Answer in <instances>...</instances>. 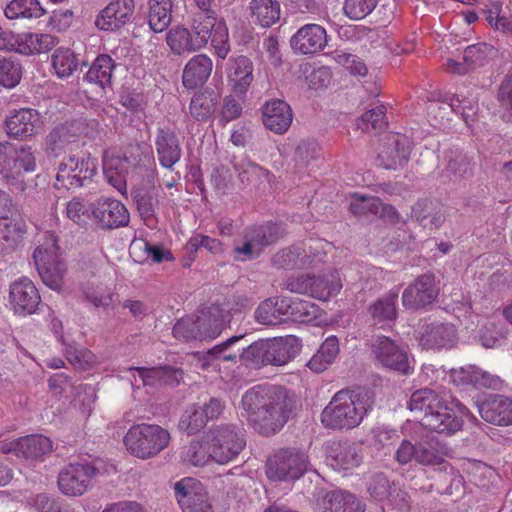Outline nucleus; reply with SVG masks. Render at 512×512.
Listing matches in <instances>:
<instances>
[{
  "label": "nucleus",
  "instance_id": "f257e3e1",
  "mask_svg": "<svg viewBox=\"0 0 512 512\" xmlns=\"http://www.w3.org/2000/svg\"><path fill=\"white\" fill-rule=\"evenodd\" d=\"M241 404L249 425L260 434L270 436L287 423L295 400L283 386L258 385L244 393Z\"/></svg>",
  "mask_w": 512,
  "mask_h": 512
},
{
  "label": "nucleus",
  "instance_id": "f03ea898",
  "mask_svg": "<svg viewBox=\"0 0 512 512\" xmlns=\"http://www.w3.org/2000/svg\"><path fill=\"white\" fill-rule=\"evenodd\" d=\"M408 408L419 419L420 424L431 431L452 435L462 428V419L432 389L424 388L413 392Z\"/></svg>",
  "mask_w": 512,
  "mask_h": 512
},
{
  "label": "nucleus",
  "instance_id": "7ed1b4c3",
  "mask_svg": "<svg viewBox=\"0 0 512 512\" xmlns=\"http://www.w3.org/2000/svg\"><path fill=\"white\" fill-rule=\"evenodd\" d=\"M372 406L373 400L368 391L341 390L323 409L321 423L328 429L350 430L360 425Z\"/></svg>",
  "mask_w": 512,
  "mask_h": 512
},
{
  "label": "nucleus",
  "instance_id": "20e7f679",
  "mask_svg": "<svg viewBox=\"0 0 512 512\" xmlns=\"http://www.w3.org/2000/svg\"><path fill=\"white\" fill-rule=\"evenodd\" d=\"M301 349L300 339L294 335L255 341L239 354L242 364L250 368H260L271 364L285 365L295 358Z\"/></svg>",
  "mask_w": 512,
  "mask_h": 512
},
{
  "label": "nucleus",
  "instance_id": "39448f33",
  "mask_svg": "<svg viewBox=\"0 0 512 512\" xmlns=\"http://www.w3.org/2000/svg\"><path fill=\"white\" fill-rule=\"evenodd\" d=\"M36 166V154L31 146L17 148L9 142H0V175L12 191H25L23 172H33Z\"/></svg>",
  "mask_w": 512,
  "mask_h": 512
},
{
  "label": "nucleus",
  "instance_id": "423d86ee",
  "mask_svg": "<svg viewBox=\"0 0 512 512\" xmlns=\"http://www.w3.org/2000/svg\"><path fill=\"white\" fill-rule=\"evenodd\" d=\"M170 433L156 424H136L124 436V445L134 457L149 459L163 451L170 442Z\"/></svg>",
  "mask_w": 512,
  "mask_h": 512
},
{
  "label": "nucleus",
  "instance_id": "0eeeda50",
  "mask_svg": "<svg viewBox=\"0 0 512 512\" xmlns=\"http://www.w3.org/2000/svg\"><path fill=\"white\" fill-rule=\"evenodd\" d=\"M308 455L297 448H280L266 461V475L273 481H295L309 469Z\"/></svg>",
  "mask_w": 512,
  "mask_h": 512
},
{
  "label": "nucleus",
  "instance_id": "6e6552de",
  "mask_svg": "<svg viewBox=\"0 0 512 512\" xmlns=\"http://www.w3.org/2000/svg\"><path fill=\"white\" fill-rule=\"evenodd\" d=\"M284 232L280 224L272 221L247 227L243 232V245L233 249L234 259L247 261L259 257L263 248L276 243Z\"/></svg>",
  "mask_w": 512,
  "mask_h": 512
},
{
  "label": "nucleus",
  "instance_id": "1a4fd4ad",
  "mask_svg": "<svg viewBox=\"0 0 512 512\" xmlns=\"http://www.w3.org/2000/svg\"><path fill=\"white\" fill-rule=\"evenodd\" d=\"M96 171L95 159L90 155H68L58 165L55 186L65 189L83 187L92 181Z\"/></svg>",
  "mask_w": 512,
  "mask_h": 512
},
{
  "label": "nucleus",
  "instance_id": "9d476101",
  "mask_svg": "<svg viewBox=\"0 0 512 512\" xmlns=\"http://www.w3.org/2000/svg\"><path fill=\"white\" fill-rule=\"evenodd\" d=\"M58 250L56 238L51 234L50 242L39 245L33 252V260L43 283L56 291L61 289L66 272V265Z\"/></svg>",
  "mask_w": 512,
  "mask_h": 512
},
{
  "label": "nucleus",
  "instance_id": "9b49d317",
  "mask_svg": "<svg viewBox=\"0 0 512 512\" xmlns=\"http://www.w3.org/2000/svg\"><path fill=\"white\" fill-rule=\"evenodd\" d=\"M371 355L377 365L403 375L412 372L407 347L388 336H375L371 343Z\"/></svg>",
  "mask_w": 512,
  "mask_h": 512
},
{
  "label": "nucleus",
  "instance_id": "f8f14e48",
  "mask_svg": "<svg viewBox=\"0 0 512 512\" xmlns=\"http://www.w3.org/2000/svg\"><path fill=\"white\" fill-rule=\"evenodd\" d=\"M444 449L445 446L432 436L422 437L416 443L402 440L395 459L401 465L412 460L420 465H439L443 461Z\"/></svg>",
  "mask_w": 512,
  "mask_h": 512
},
{
  "label": "nucleus",
  "instance_id": "ddd939ff",
  "mask_svg": "<svg viewBox=\"0 0 512 512\" xmlns=\"http://www.w3.org/2000/svg\"><path fill=\"white\" fill-rule=\"evenodd\" d=\"M207 438L210 439L214 461L225 464L236 458L246 446L242 430L235 425L224 424L213 428Z\"/></svg>",
  "mask_w": 512,
  "mask_h": 512
},
{
  "label": "nucleus",
  "instance_id": "4468645a",
  "mask_svg": "<svg viewBox=\"0 0 512 512\" xmlns=\"http://www.w3.org/2000/svg\"><path fill=\"white\" fill-rule=\"evenodd\" d=\"M91 216L95 225L101 230H114L128 226L130 214L119 200L101 197L90 204Z\"/></svg>",
  "mask_w": 512,
  "mask_h": 512
},
{
  "label": "nucleus",
  "instance_id": "2eb2a0df",
  "mask_svg": "<svg viewBox=\"0 0 512 512\" xmlns=\"http://www.w3.org/2000/svg\"><path fill=\"white\" fill-rule=\"evenodd\" d=\"M440 292L435 275L425 273L419 275L413 283L408 285L402 294V303L405 308L418 310L432 304Z\"/></svg>",
  "mask_w": 512,
  "mask_h": 512
},
{
  "label": "nucleus",
  "instance_id": "dca6fc26",
  "mask_svg": "<svg viewBox=\"0 0 512 512\" xmlns=\"http://www.w3.org/2000/svg\"><path fill=\"white\" fill-rule=\"evenodd\" d=\"M411 141L405 135L394 133L385 136L377 154V164L385 169L403 167L409 160Z\"/></svg>",
  "mask_w": 512,
  "mask_h": 512
},
{
  "label": "nucleus",
  "instance_id": "f3484780",
  "mask_svg": "<svg viewBox=\"0 0 512 512\" xmlns=\"http://www.w3.org/2000/svg\"><path fill=\"white\" fill-rule=\"evenodd\" d=\"M363 460L360 444L344 439L331 441L326 447V462L337 471H348L358 467Z\"/></svg>",
  "mask_w": 512,
  "mask_h": 512
},
{
  "label": "nucleus",
  "instance_id": "a211bd4d",
  "mask_svg": "<svg viewBox=\"0 0 512 512\" xmlns=\"http://www.w3.org/2000/svg\"><path fill=\"white\" fill-rule=\"evenodd\" d=\"M174 491L183 512H211L207 493L197 479H181L174 484Z\"/></svg>",
  "mask_w": 512,
  "mask_h": 512
},
{
  "label": "nucleus",
  "instance_id": "6ab92c4d",
  "mask_svg": "<svg viewBox=\"0 0 512 512\" xmlns=\"http://www.w3.org/2000/svg\"><path fill=\"white\" fill-rule=\"evenodd\" d=\"M42 124L41 114L32 108L13 109L5 119L7 135L18 140H27L36 135Z\"/></svg>",
  "mask_w": 512,
  "mask_h": 512
},
{
  "label": "nucleus",
  "instance_id": "aec40b11",
  "mask_svg": "<svg viewBox=\"0 0 512 512\" xmlns=\"http://www.w3.org/2000/svg\"><path fill=\"white\" fill-rule=\"evenodd\" d=\"M96 468L91 464H70L58 476L59 489L65 495L80 496L91 486Z\"/></svg>",
  "mask_w": 512,
  "mask_h": 512
},
{
  "label": "nucleus",
  "instance_id": "412c9836",
  "mask_svg": "<svg viewBox=\"0 0 512 512\" xmlns=\"http://www.w3.org/2000/svg\"><path fill=\"white\" fill-rule=\"evenodd\" d=\"M134 10V0H111L96 16L95 26L102 31H117L131 20Z\"/></svg>",
  "mask_w": 512,
  "mask_h": 512
},
{
  "label": "nucleus",
  "instance_id": "4be33fe9",
  "mask_svg": "<svg viewBox=\"0 0 512 512\" xmlns=\"http://www.w3.org/2000/svg\"><path fill=\"white\" fill-rule=\"evenodd\" d=\"M10 304L16 314L31 315L41 304V297L34 283L24 277L10 285Z\"/></svg>",
  "mask_w": 512,
  "mask_h": 512
},
{
  "label": "nucleus",
  "instance_id": "5701e85b",
  "mask_svg": "<svg viewBox=\"0 0 512 512\" xmlns=\"http://www.w3.org/2000/svg\"><path fill=\"white\" fill-rule=\"evenodd\" d=\"M231 308L229 305L228 308H224L215 303L197 311L194 321L202 340L214 339L220 335L225 323L229 321V309Z\"/></svg>",
  "mask_w": 512,
  "mask_h": 512
},
{
  "label": "nucleus",
  "instance_id": "b1692460",
  "mask_svg": "<svg viewBox=\"0 0 512 512\" xmlns=\"http://www.w3.org/2000/svg\"><path fill=\"white\" fill-rule=\"evenodd\" d=\"M327 45L326 30L318 24H306L291 37L290 46L297 54H315Z\"/></svg>",
  "mask_w": 512,
  "mask_h": 512
},
{
  "label": "nucleus",
  "instance_id": "393cba45",
  "mask_svg": "<svg viewBox=\"0 0 512 512\" xmlns=\"http://www.w3.org/2000/svg\"><path fill=\"white\" fill-rule=\"evenodd\" d=\"M43 146L49 159L60 158L66 153L75 154L74 152L79 149L78 140L66 123L54 127L45 137Z\"/></svg>",
  "mask_w": 512,
  "mask_h": 512
},
{
  "label": "nucleus",
  "instance_id": "a878e982",
  "mask_svg": "<svg viewBox=\"0 0 512 512\" xmlns=\"http://www.w3.org/2000/svg\"><path fill=\"white\" fill-rule=\"evenodd\" d=\"M480 416L488 423L507 426L512 424V399L504 395H490L478 405Z\"/></svg>",
  "mask_w": 512,
  "mask_h": 512
},
{
  "label": "nucleus",
  "instance_id": "bb28decb",
  "mask_svg": "<svg viewBox=\"0 0 512 512\" xmlns=\"http://www.w3.org/2000/svg\"><path fill=\"white\" fill-rule=\"evenodd\" d=\"M292 120V109L284 100L273 99L267 101L262 107L264 126L276 134L285 133L291 126Z\"/></svg>",
  "mask_w": 512,
  "mask_h": 512
},
{
  "label": "nucleus",
  "instance_id": "cd10ccee",
  "mask_svg": "<svg viewBox=\"0 0 512 512\" xmlns=\"http://www.w3.org/2000/svg\"><path fill=\"white\" fill-rule=\"evenodd\" d=\"M155 147L159 163L171 169L181 158L182 149L176 133L170 128H158Z\"/></svg>",
  "mask_w": 512,
  "mask_h": 512
},
{
  "label": "nucleus",
  "instance_id": "c85d7f7f",
  "mask_svg": "<svg viewBox=\"0 0 512 512\" xmlns=\"http://www.w3.org/2000/svg\"><path fill=\"white\" fill-rule=\"evenodd\" d=\"M456 331L451 324L431 323L422 327L419 344L425 349H442L453 347Z\"/></svg>",
  "mask_w": 512,
  "mask_h": 512
},
{
  "label": "nucleus",
  "instance_id": "c756f323",
  "mask_svg": "<svg viewBox=\"0 0 512 512\" xmlns=\"http://www.w3.org/2000/svg\"><path fill=\"white\" fill-rule=\"evenodd\" d=\"M25 233V221L19 209L0 220V253L14 251Z\"/></svg>",
  "mask_w": 512,
  "mask_h": 512
},
{
  "label": "nucleus",
  "instance_id": "7c9ffc66",
  "mask_svg": "<svg viewBox=\"0 0 512 512\" xmlns=\"http://www.w3.org/2000/svg\"><path fill=\"white\" fill-rule=\"evenodd\" d=\"M213 69V61L206 54L193 56L185 65L182 73V84L187 89L203 86L209 79Z\"/></svg>",
  "mask_w": 512,
  "mask_h": 512
},
{
  "label": "nucleus",
  "instance_id": "2f4dec72",
  "mask_svg": "<svg viewBox=\"0 0 512 512\" xmlns=\"http://www.w3.org/2000/svg\"><path fill=\"white\" fill-rule=\"evenodd\" d=\"M228 77L233 92L240 98L245 96L254 80L252 61L243 55L231 58Z\"/></svg>",
  "mask_w": 512,
  "mask_h": 512
},
{
  "label": "nucleus",
  "instance_id": "473e14b6",
  "mask_svg": "<svg viewBox=\"0 0 512 512\" xmlns=\"http://www.w3.org/2000/svg\"><path fill=\"white\" fill-rule=\"evenodd\" d=\"M288 297H271L257 307L255 319L258 323L268 326L281 324L287 318Z\"/></svg>",
  "mask_w": 512,
  "mask_h": 512
},
{
  "label": "nucleus",
  "instance_id": "72a5a7b5",
  "mask_svg": "<svg viewBox=\"0 0 512 512\" xmlns=\"http://www.w3.org/2000/svg\"><path fill=\"white\" fill-rule=\"evenodd\" d=\"M323 512H364L365 504L354 494L334 490L322 499Z\"/></svg>",
  "mask_w": 512,
  "mask_h": 512
},
{
  "label": "nucleus",
  "instance_id": "f704fd0d",
  "mask_svg": "<svg viewBox=\"0 0 512 512\" xmlns=\"http://www.w3.org/2000/svg\"><path fill=\"white\" fill-rule=\"evenodd\" d=\"M490 47L485 43L468 46L463 53L462 62L453 59L447 60V68L458 74H466L476 67L483 66Z\"/></svg>",
  "mask_w": 512,
  "mask_h": 512
},
{
  "label": "nucleus",
  "instance_id": "c9c22d12",
  "mask_svg": "<svg viewBox=\"0 0 512 512\" xmlns=\"http://www.w3.org/2000/svg\"><path fill=\"white\" fill-rule=\"evenodd\" d=\"M115 68L116 63L111 56L107 54H100L96 57L85 74L84 81L95 84L103 90L108 87L110 88Z\"/></svg>",
  "mask_w": 512,
  "mask_h": 512
},
{
  "label": "nucleus",
  "instance_id": "e433bc0d",
  "mask_svg": "<svg viewBox=\"0 0 512 512\" xmlns=\"http://www.w3.org/2000/svg\"><path fill=\"white\" fill-rule=\"evenodd\" d=\"M174 0H148L147 21L155 33L165 31L172 21Z\"/></svg>",
  "mask_w": 512,
  "mask_h": 512
},
{
  "label": "nucleus",
  "instance_id": "4c0bfd02",
  "mask_svg": "<svg viewBox=\"0 0 512 512\" xmlns=\"http://www.w3.org/2000/svg\"><path fill=\"white\" fill-rule=\"evenodd\" d=\"M238 176L244 188L255 190H265L267 187H270L273 178L269 170L252 161L241 164Z\"/></svg>",
  "mask_w": 512,
  "mask_h": 512
},
{
  "label": "nucleus",
  "instance_id": "58836bf2",
  "mask_svg": "<svg viewBox=\"0 0 512 512\" xmlns=\"http://www.w3.org/2000/svg\"><path fill=\"white\" fill-rule=\"evenodd\" d=\"M218 103V93L212 89H205L192 97L189 113L196 121H206L213 116Z\"/></svg>",
  "mask_w": 512,
  "mask_h": 512
},
{
  "label": "nucleus",
  "instance_id": "ea45409f",
  "mask_svg": "<svg viewBox=\"0 0 512 512\" xmlns=\"http://www.w3.org/2000/svg\"><path fill=\"white\" fill-rule=\"evenodd\" d=\"M59 40L46 33H24L20 35V44L17 52L24 55L46 53L52 50Z\"/></svg>",
  "mask_w": 512,
  "mask_h": 512
},
{
  "label": "nucleus",
  "instance_id": "a19ab883",
  "mask_svg": "<svg viewBox=\"0 0 512 512\" xmlns=\"http://www.w3.org/2000/svg\"><path fill=\"white\" fill-rule=\"evenodd\" d=\"M398 290H390L369 306L368 311L375 324L394 321L398 316Z\"/></svg>",
  "mask_w": 512,
  "mask_h": 512
},
{
  "label": "nucleus",
  "instance_id": "79ce46f5",
  "mask_svg": "<svg viewBox=\"0 0 512 512\" xmlns=\"http://www.w3.org/2000/svg\"><path fill=\"white\" fill-rule=\"evenodd\" d=\"M342 288L337 271H331L322 276L311 275L310 296L322 301L336 295Z\"/></svg>",
  "mask_w": 512,
  "mask_h": 512
},
{
  "label": "nucleus",
  "instance_id": "37998d69",
  "mask_svg": "<svg viewBox=\"0 0 512 512\" xmlns=\"http://www.w3.org/2000/svg\"><path fill=\"white\" fill-rule=\"evenodd\" d=\"M339 341L336 336L328 337L320 346L316 354L309 360L307 366L316 373L325 371L339 354Z\"/></svg>",
  "mask_w": 512,
  "mask_h": 512
},
{
  "label": "nucleus",
  "instance_id": "c03bdc74",
  "mask_svg": "<svg viewBox=\"0 0 512 512\" xmlns=\"http://www.w3.org/2000/svg\"><path fill=\"white\" fill-rule=\"evenodd\" d=\"M181 460L184 463L202 467L210 460H214V453L210 439L193 440L189 445L185 446L181 452Z\"/></svg>",
  "mask_w": 512,
  "mask_h": 512
},
{
  "label": "nucleus",
  "instance_id": "a18cd8bd",
  "mask_svg": "<svg viewBox=\"0 0 512 512\" xmlns=\"http://www.w3.org/2000/svg\"><path fill=\"white\" fill-rule=\"evenodd\" d=\"M219 20L217 14L196 13L194 15L191 34L196 48L200 50L208 44Z\"/></svg>",
  "mask_w": 512,
  "mask_h": 512
},
{
  "label": "nucleus",
  "instance_id": "49530a36",
  "mask_svg": "<svg viewBox=\"0 0 512 512\" xmlns=\"http://www.w3.org/2000/svg\"><path fill=\"white\" fill-rule=\"evenodd\" d=\"M129 168L130 160L126 156L111 154L103 159V172L109 183L118 189L125 182Z\"/></svg>",
  "mask_w": 512,
  "mask_h": 512
},
{
  "label": "nucleus",
  "instance_id": "de8ad7c7",
  "mask_svg": "<svg viewBox=\"0 0 512 512\" xmlns=\"http://www.w3.org/2000/svg\"><path fill=\"white\" fill-rule=\"evenodd\" d=\"M252 16L263 27H270L280 18V4L277 0H252Z\"/></svg>",
  "mask_w": 512,
  "mask_h": 512
},
{
  "label": "nucleus",
  "instance_id": "09e8293b",
  "mask_svg": "<svg viewBox=\"0 0 512 512\" xmlns=\"http://www.w3.org/2000/svg\"><path fill=\"white\" fill-rule=\"evenodd\" d=\"M20 456L26 459H38L52 450L49 438L42 435H29L19 438Z\"/></svg>",
  "mask_w": 512,
  "mask_h": 512
},
{
  "label": "nucleus",
  "instance_id": "8fccbe9b",
  "mask_svg": "<svg viewBox=\"0 0 512 512\" xmlns=\"http://www.w3.org/2000/svg\"><path fill=\"white\" fill-rule=\"evenodd\" d=\"M5 16L9 19L40 18L46 11L39 0H12L4 10Z\"/></svg>",
  "mask_w": 512,
  "mask_h": 512
},
{
  "label": "nucleus",
  "instance_id": "3c124183",
  "mask_svg": "<svg viewBox=\"0 0 512 512\" xmlns=\"http://www.w3.org/2000/svg\"><path fill=\"white\" fill-rule=\"evenodd\" d=\"M287 318L297 322H311L320 316L318 305L299 298H288Z\"/></svg>",
  "mask_w": 512,
  "mask_h": 512
},
{
  "label": "nucleus",
  "instance_id": "603ef678",
  "mask_svg": "<svg viewBox=\"0 0 512 512\" xmlns=\"http://www.w3.org/2000/svg\"><path fill=\"white\" fill-rule=\"evenodd\" d=\"M166 42L171 51L176 55L199 50L194 46V40L191 32L187 28L180 26L168 31L166 34Z\"/></svg>",
  "mask_w": 512,
  "mask_h": 512
},
{
  "label": "nucleus",
  "instance_id": "864d4df0",
  "mask_svg": "<svg viewBox=\"0 0 512 512\" xmlns=\"http://www.w3.org/2000/svg\"><path fill=\"white\" fill-rule=\"evenodd\" d=\"M463 380L475 388L500 389L503 381L497 375H493L476 366H470L462 371Z\"/></svg>",
  "mask_w": 512,
  "mask_h": 512
},
{
  "label": "nucleus",
  "instance_id": "5fc2aeb1",
  "mask_svg": "<svg viewBox=\"0 0 512 512\" xmlns=\"http://www.w3.org/2000/svg\"><path fill=\"white\" fill-rule=\"evenodd\" d=\"M394 486L395 483L391 482L383 472L371 474L366 481L367 492L377 502L386 501L391 496Z\"/></svg>",
  "mask_w": 512,
  "mask_h": 512
},
{
  "label": "nucleus",
  "instance_id": "6e6d98bb",
  "mask_svg": "<svg viewBox=\"0 0 512 512\" xmlns=\"http://www.w3.org/2000/svg\"><path fill=\"white\" fill-rule=\"evenodd\" d=\"M507 329L501 321L488 320L479 329V342L485 348H494L506 339Z\"/></svg>",
  "mask_w": 512,
  "mask_h": 512
},
{
  "label": "nucleus",
  "instance_id": "4d7b16f0",
  "mask_svg": "<svg viewBox=\"0 0 512 512\" xmlns=\"http://www.w3.org/2000/svg\"><path fill=\"white\" fill-rule=\"evenodd\" d=\"M52 65L60 78H67L78 67V59L74 52L68 48H58L52 55Z\"/></svg>",
  "mask_w": 512,
  "mask_h": 512
},
{
  "label": "nucleus",
  "instance_id": "13d9d810",
  "mask_svg": "<svg viewBox=\"0 0 512 512\" xmlns=\"http://www.w3.org/2000/svg\"><path fill=\"white\" fill-rule=\"evenodd\" d=\"M388 121L386 119V108L379 105L364 113L358 120L357 126L363 132H378L386 129Z\"/></svg>",
  "mask_w": 512,
  "mask_h": 512
},
{
  "label": "nucleus",
  "instance_id": "bf43d9fd",
  "mask_svg": "<svg viewBox=\"0 0 512 512\" xmlns=\"http://www.w3.org/2000/svg\"><path fill=\"white\" fill-rule=\"evenodd\" d=\"M133 198L141 218L146 223L153 220L159 205L158 195L151 191L139 190L134 193Z\"/></svg>",
  "mask_w": 512,
  "mask_h": 512
},
{
  "label": "nucleus",
  "instance_id": "052dcab7",
  "mask_svg": "<svg viewBox=\"0 0 512 512\" xmlns=\"http://www.w3.org/2000/svg\"><path fill=\"white\" fill-rule=\"evenodd\" d=\"M207 422L208 420L204 416V412L200 405L194 404L182 415L179 427L189 435H192L204 428Z\"/></svg>",
  "mask_w": 512,
  "mask_h": 512
},
{
  "label": "nucleus",
  "instance_id": "680f3d73",
  "mask_svg": "<svg viewBox=\"0 0 512 512\" xmlns=\"http://www.w3.org/2000/svg\"><path fill=\"white\" fill-rule=\"evenodd\" d=\"M211 46L214 49L215 55L224 60L229 54L231 47L229 42V32L226 22L223 18H220L218 25L211 34L209 39Z\"/></svg>",
  "mask_w": 512,
  "mask_h": 512
},
{
  "label": "nucleus",
  "instance_id": "e2e57ef3",
  "mask_svg": "<svg viewBox=\"0 0 512 512\" xmlns=\"http://www.w3.org/2000/svg\"><path fill=\"white\" fill-rule=\"evenodd\" d=\"M381 208V200L375 196H359L355 194L350 202L349 210L355 216L376 215Z\"/></svg>",
  "mask_w": 512,
  "mask_h": 512
},
{
  "label": "nucleus",
  "instance_id": "0e129e2a",
  "mask_svg": "<svg viewBox=\"0 0 512 512\" xmlns=\"http://www.w3.org/2000/svg\"><path fill=\"white\" fill-rule=\"evenodd\" d=\"M377 4L378 0H345L343 13L350 20H362L376 8Z\"/></svg>",
  "mask_w": 512,
  "mask_h": 512
},
{
  "label": "nucleus",
  "instance_id": "69168bd1",
  "mask_svg": "<svg viewBox=\"0 0 512 512\" xmlns=\"http://www.w3.org/2000/svg\"><path fill=\"white\" fill-rule=\"evenodd\" d=\"M445 174L454 182L469 178L472 175L469 158L462 154L451 158L445 169Z\"/></svg>",
  "mask_w": 512,
  "mask_h": 512
},
{
  "label": "nucleus",
  "instance_id": "338daca9",
  "mask_svg": "<svg viewBox=\"0 0 512 512\" xmlns=\"http://www.w3.org/2000/svg\"><path fill=\"white\" fill-rule=\"evenodd\" d=\"M319 156V145L313 139L301 140L295 149L294 161L300 168L307 167Z\"/></svg>",
  "mask_w": 512,
  "mask_h": 512
},
{
  "label": "nucleus",
  "instance_id": "774afa93",
  "mask_svg": "<svg viewBox=\"0 0 512 512\" xmlns=\"http://www.w3.org/2000/svg\"><path fill=\"white\" fill-rule=\"evenodd\" d=\"M194 317L179 319L173 326V335L176 339L183 341L202 340L200 332L197 331Z\"/></svg>",
  "mask_w": 512,
  "mask_h": 512
}]
</instances>
